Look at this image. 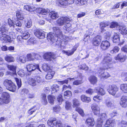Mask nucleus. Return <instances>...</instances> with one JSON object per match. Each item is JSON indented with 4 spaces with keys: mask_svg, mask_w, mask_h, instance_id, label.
Here are the masks:
<instances>
[{
    "mask_svg": "<svg viewBox=\"0 0 127 127\" xmlns=\"http://www.w3.org/2000/svg\"><path fill=\"white\" fill-rule=\"evenodd\" d=\"M101 37L99 35L95 37L93 39L92 43L93 45L97 46L99 45L101 41Z\"/></svg>",
    "mask_w": 127,
    "mask_h": 127,
    "instance_id": "obj_11",
    "label": "nucleus"
},
{
    "mask_svg": "<svg viewBox=\"0 0 127 127\" xmlns=\"http://www.w3.org/2000/svg\"><path fill=\"white\" fill-rule=\"evenodd\" d=\"M120 88L123 92L127 93V84H122L120 85Z\"/></svg>",
    "mask_w": 127,
    "mask_h": 127,
    "instance_id": "obj_35",
    "label": "nucleus"
},
{
    "mask_svg": "<svg viewBox=\"0 0 127 127\" xmlns=\"http://www.w3.org/2000/svg\"><path fill=\"white\" fill-rule=\"evenodd\" d=\"M35 80L36 82L38 83H41L43 82V80L42 78L39 76H37L36 77Z\"/></svg>",
    "mask_w": 127,
    "mask_h": 127,
    "instance_id": "obj_50",
    "label": "nucleus"
},
{
    "mask_svg": "<svg viewBox=\"0 0 127 127\" xmlns=\"http://www.w3.org/2000/svg\"><path fill=\"white\" fill-rule=\"evenodd\" d=\"M34 34L38 38L40 39L44 38L45 36V35L44 33L38 30L35 31Z\"/></svg>",
    "mask_w": 127,
    "mask_h": 127,
    "instance_id": "obj_19",
    "label": "nucleus"
},
{
    "mask_svg": "<svg viewBox=\"0 0 127 127\" xmlns=\"http://www.w3.org/2000/svg\"><path fill=\"white\" fill-rule=\"evenodd\" d=\"M0 40L3 42H9L11 41V38L9 36L4 33L0 35Z\"/></svg>",
    "mask_w": 127,
    "mask_h": 127,
    "instance_id": "obj_12",
    "label": "nucleus"
},
{
    "mask_svg": "<svg viewBox=\"0 0 127 127\" xmlns=\"http://www.w3.org/2000/svg\"><path fill=\"white\" fill-rule=\"evenodd\" d=\"M89 79L91 83L94 85L95 84L97 81V78L94 76H91Z\"/></svg>",
    "mask_w": 127,
    "mask_h": 127,
    "instance_id": "obj_31",
    "label": "nucleus"
},
{
    "mask_svg": "<svg viewBox=\"0 0 127 127\" xmlns=\"http://www.w3.org/2000/svg\"><path fill=\"white\" fill-rule=\"evenodd\" d=\"M93 32V31L91 29H89L88 31H87L86 33L84 36V40L86 41L89 39L90 35Z\"/></svg>",
    "mask_w": 127,
    "mask_h": 127,
    "instance_id": "obj_21",
    "label": "nucleus"
},
{
    "mask_svg": "<svg viewBox=\"0 0 127 127\" xmlns=\"http://www.w3.org/2000/svg\"><path fill=\"white\" fill-rule=\"evenodd\" d=\"M112 60V58L109 56L105 57L101 63L104 69H108L111 67L110 64Z\"/></svg>",
    "mask_w": 127,
    "mask_h": 127,
    "instance_id": "obj_2",
    "label": "nucleus"
},
{
    "mask_svg": "<svg viewBox=\"0 0 127 127\" xmlns=\"http://www.w3.org/2000/svg\"><path fill=\"white\" fill-rule=\"evenodd\" d=\"M75 110L82 116L83 117L84 116V113L83 110L81 108L76 107V108Z\"/></svg>",
    "mask_w": 127,
    "mask_h": 127,
    "instance_id": "obj_43",
    "label": "nucleus"
},
{
    "mask_svg": "<svg viewBox=\"0 0 127 127\" xmlns=\"http://www.w3.org/2000/svg\"><path fill=\"white\" fill-rule=\"evenodd\" d=\"M5 60L6 61L9 62H13L14 59L13 57L11 55H7L5 57Z\"/></svg>",
    "mask_w": 127,
    "mask_h": 127,
    "instance_id": "obj_32",
    "label": "nucleus"
},
{
    "mask_svg": "<svg viewBox=\"0 0 127 127\" xmlns=\"http://www.w3.org/2000/svg\"><path fill=\"white\" fill-rule=\"evenodd\" d=\"M54 34L50 32L47 35V38L48 39L50 40L52 42H54L57 40V38L56 36L54 37L53 36Z\"/></svg>",
    "mask_w": 127,
    "mask_h": 127,
    "instance_id": "obj_22",
    "label": "nucleus"
},
{
    "mask_svg": "<svg viewBox=\"0 0 127 127\" xmlns=\"http://www.w3.org/2000/svg\"><path fill=\"white\" fill-rule=\"evenodd\" d=\"M118 25V23L116 22H113L111 23L110 26V27L111 28H113L117 27Z\"/></svg>",
    "mask_w": 127,
    "mask_h": 127,
    "instance_id": "obj_61",
    "label": "nucleus"
},
{
    "mask_svg": "<svg viewBox=\"0 0 127 127\" xmlns=\"http://www.w3.org/2000/svg\"><path fill=\"white\" fill-rule=\"evenodd\" d=\"M26 57L24 56H22L20 57L19 61V62L24 63L26 62L27 61Z\"/></svg>",
    "mask_w": 127,
    "mask_h": 127,
    "instance_id": "obj_47",
    "label": "nucleus"
},
{
    "mask_svg": "<svg viewBox=\"0 0 127 127\" xmlns=\"http://www.w3.org/2000/svg\"><path fill=\"white\" fill-rule=\"evenodd\" d=\"M53 30L55 36L57 38V43H58V41H59L61 40V38H62L63 36L62 32L60 29L58 28L54 27L53 28Z\"/></svg>",
    "mask_w": 127,
    "mask_h": 127,
    "instance_id": "obj_3",
    "label": "nucleus"
},
{
    "mask_svg": "<svg viewBox=\"0 0 127 127\" xmlns=\"http://www.w3.org/2000/svg\"><path fill=\"white\" fill-rule=\"evenodd\" d=\"M41 98H42V102L45 105H46L47 103V101L45 95L44 94H42Z\"/></svg>",
    "mask_w": 127,
    "mask_h": 127,
    "instance_id": "obj_44",
    "label": "nucleus"
},
{
    "mask_svg": "<svg viewBox=\"0 0 127 127\" xmlns=\"http://www.w3.org/2000/svg\"><path fill=\"white\" fill-rule=\"evenodd\" d=\"M62 52L67 55L69 56L72 55L74 53V51H71V50L65 51L64 50H63Z\"/></svg>",
    "mask_w": 127,
    "mask_h": 127,
    "instance_id": "obj_51",
    "label": "nucleus"
},
{
    "mask_svg": "<svg viewBox=\"0 0 127 127\" xmlns=\"http://www.w3.org/2000/svg\"><path fill=\"white\" fill-rule=\"evenodd\" d=\"M28 42L29 44H34L36 43V41L33 39L30 38L28 40Z\"/></svg>",
    "mask_w": 127,
    "mask_h": 127,
    "instance_id": "obj_62",
    "label": "nucleus"
},
{
    "mask_svg": "<svg viewBox=\"0 0 127 127\" xmlns=\"http://www.w3.org/2000/svg\"><path fill=\"white\" fill-rule=\"evenodd\" d=\"M92 109L95 115H98L100 113V108L98 105L95 103L93 104L91 106Z\"/></svg>",
    "mask_w": 127,
    "mask_h": 127,
    "instance_id": "obj_9",
    "label": "nucleus"
},
{
    "mask_svg": "<svg viewBox=\"0 0 127 127\" xmlns=\"http://www.w3.org/2000/svg\"><path fill=\"white\" fill-rule=\"evenodd\" d=\"M26 68L28 71L29 72L33 71L35 69H37L41 72L39 68L38 64L35 65L32 64H28L26 65Z\"/></svg>",
    "mask_w": 127,
    "mask_h": 127,
    "instance_id": "obj_8",
    "label": "nucleus"
},
{
    "mask_svg": "<svg viewBox=\"0 0 127 127\" xmlns=\"http://www.w3.org/2000/svg\"><path fill=\"white\" fill-rule=\"evenodd\" d=\"M0 31L2 34L5 33L6 31L5 29V25H4L2 26L0 28Z\"/></svg>",
    "mask_w": 127,
    "mask_h": 127,
    "instance_id": "obj_57",
    "label": "nucleus"
},
{
    "mask_svg": "<svg viewBox=\"0 0 127 127\" xmlns=\"http://www.w3.org/2000/svg\"><path fill=\"white\" fill-rule=\"evenodd\" d=\"M118 29L122 34L124 35L127 34V28H126L125 26H120Z\"/></svg>",
    "mask_w": 127,
    "mask_h": 127,
    "instance_id": "obj_25",
    "label": "nucleus"
},
{
    "mask_svg": "<svg viewBox=\"0 0 127 127\" xmlns=\"http://www.w3.org/2000/svg\"><path fill=\"white\" fill-rule=\"evenodd\" d=\"M87 1L88 0H77L76 3L78 5H83L87 4Z\"/></svg>",
    "mask_w": 127,
    "mask_h": 127,
    "instance_id": "obj_36",
    "label": "nucleus"
},
{
    "mask_svg": "<svg viewBox=\"0 0 127 127\" xmlns=\"http://www.w3.org/2000/svg\"><path fill=\"white\" fill-rule=\"evenodd\" d=\"M119 88L115 85H109L108 86L107 90L109 94L114 96L118 91Z\"/></svg>",
    "mask_w": 127,
    "mask_h": 127,
    "instance_id": "obj_4",
    "label": "nucleus"
},
{
    "mask_svg": "<svg viewBox=\"0 0 127 127\" xmlns=\"http://www.w3.org/2000/svg\"><path fill=\"white\" fill-rule=\"evenodd\" d=\"M14 79L16 82L19 89L21 87L22 85L21 80H19L18 78L16 77H15Z\"/></svg>",
    "mask_w": 127,
    "mask_h": 127,
    "instance_id": "obj_49",
    "label": "nucleus"
},
{
    "mask_svg": "<svg viewBox=\"0 0 127 127\" xmlns=\"http://www.w3.org/2000/svg\"><path fill=\"white\" fill-rule=\"evenodd\" d=\"M71 20L70 19L66 17H62L58 19L57 23L59 25L62 26L65 24H68Z\"/></svg>",
    "mask_w": 127,
    "mask_h": 127,
    "instance_id": "obj_5",
    "label": "nucleus"
},
{
    "mask_svg": "<svg viewBox=\"0 0 127 127\" xmlns=\"http://www.w3.org/2000/svg\"><path fill=\"white\" fill-rule=\"evenodd\" d=\"M7 67L8 69L13 72V74H15L16 66L12 65L7 64Z\"/></svg>",
    "mask_w": 127,
    "mask_h": 127,
    "instance_id": "obj_29",
    "label": "nucleus"
},
{
    "mask_svg": "<svg viewBox=\"0 0 127 127\" xmlns=\"http://www.w3.org/2000/svg\"><path fill=\"white\" fill-rule=\"evenodd\" d=\"M109 24V23L107 22L105 23L101 22L100 23V27L101 30V32H102L104 30H105L104 28L108 26Z\"/></svg>",
    "mask_w": 127,
    "mask_h": 127,
    "instance_id": "obj_28",
    "label": "nucleus"
},
{
    "mask_svg": "<svg viewBox=\"0 0 127 127\" xmlns=\"http://www.w3.org/2000/svg\"><path fill=\"white\" fill-rule=\"evenodd\" d=\"M115 124V120L109 119L106 122L104 126L106 127H112L114 126Z\"/></svg>",
    "mask_w": 127,
    "mask_h": 127,
    "instance_id": "obj_17",
    "label": "nucleus"
},
{
    "mask_svg": "<svg viewBox=\"0 0 127 127\" xmlns=\"http://www.w3.org/2000/svg\"><path fill=\"white\" fill-rule=\"evenodd\" d=\"M101 77H103L104 78H107L109 76V74L107 72H103V73H102L100 75Z\"/></svg>",
    "mask_w": 127,
    "mask_h": 127,
    "instance_id": "obj_60",
    "label": "nucleus"
},
{
    "mask_svg": "<svg viewBox=\"0 0 127 127\" xmlns=\"http://www.w3.org/2000/svg\"><path fill=\"white\" fill-rule=\"evenodd\" d=\"M29 83L31 85L34 86L36 85V81L35 79L32 78L29 79Z\"/></svg>",
    "mask_w": 127,
    "mask_h": 127,
    "instance_id": "obj_38",
    "label": "nucleus"
},
{
    "mask_svg": "<svg viewBox=\"0 0 127 127\" xmlns=\"http://www.w3.org/2000/svg\"><path fill=\"white\" fill-rule=\"evenodd\" d=\"M28 92V90L27 89H24L21 90L20 94L22 95H25Z\"/></svg>",
    "mask_w": 127,
    "mask_h": 127,
    "instance_id": "obj_59",
    "label": "nucleus"
},
{
    "mask_svg": "<svg viewBox=\"0 0 127 127\" xmlns=\"http://www.w3.org/2000/svg\"><path fill=\"white\" fill-rule=\"evenodd\" d=\"M95 90L96 93L101 95H104L106 94L105 91L102 88L98 87L95 88Z\"/></svg>",
    "mask_w": 127,
    "mask_h": 127,
    "instance_id": "obj_18",
    "label": "nucleus"
},
{
    "mask_svg": "<svg viewBox=\"0 0 127 127\" xmlns=\"http://www.w3.org/2000/svg\"><path fill=\"white\" fill-rule=\"evenodd\" d=\"M119 48L117 46L115 47L113 50L111 51L110 52L111 53L113 54L118 52L119 50Z\"/></svg>",
    "mask_w": 127,
    "mask_h": 127,
    "instance_id": "obj_52",
    "label": "nucleus"
},
{
    "mask_svg": "<svg viewBox=\"0 0 127 127\" xmlns=\"http://www.w3.org/2000/svg\"><path fill=\"white\" fill-rule=\"evenodd\" d=\"M3 84L6 89L9 91L13 92L15 91L16 87L11 80L7 79L5 80L3 82Z\"/></svg>",
    "mask_w": 127,
    "mask_h": 127,
    "instance_id": "obj_1",
    "label": "nucleus"
},
{
    "mask_svg": "<svg viewBox=\"0 0 127 127\" xmlns=\"http://www.w3.org/2000/svg\"><path fill=\"white\" fill-rule=\"evenodd\" d=\"M79 67L81 69L84 70H88V67L87 66L86 64H83L82 65H80Z\"/></svg>",
    "mask_w": 127,
    "mask_h": 127,
    "instance_id": "obj_56",
    "label": "nucleus"
},
{
    "mask_svg": "<svg viewBox=\"0 0 127 127\" xmlns=\"http://www.w3.org/2000/svg\"><path fill=\"white\" fill-rule=\"evenodd\" d=\"M30 34L28 32H24L22 35V37L23 39H27L30 37Z\"/></svg>",
    "mask_w": 127,
    "mask_h": 127,
    "instance_id": "obj_46",
    "label": "nucleus"
},
{
    "mask_svg": "<svg viewBox=\"0 0 127 127\" xmlns=\"http://www.w3.org/2000/svg\"><path fill=\"white\" fill-rule=\"evenodd\" d=\"M112 40L115 43H119V42L120 39L117 33H114L113 38Z\"/></svg>",
    "mask_w": 127,
    "mask_h": 127,
    "instance_id": "obj_33",
    "label": "nucleus"
},
{
    "mask_svg": "<svg viewBox=\"0 0 127 127\" xmlns=\"http://www.w3.org/2000/svg\"><path fill=\"white\" fill-rule=\"evenodd\" d=\"M44 58L46 60L50 61L55 58V56L53 53H47L44 54Z\"/></svg>",
    "mask_w": 127,
    "mask_h": 127,
    "instance_id": "obj_10",
    "label": "nucleus"
},
{
    "mask_svg": "<svg viewBox=\"0 0 127 127\" xmlns=\"http://www.w3.org/2000/svg\"><path fill=\"white\" fill-rule=\"evenodd\" d=\"M86 123L88 126H93L95 124L94 119L93 118H89L86 120Z\"/></svg>",
    "mask_w": 127,
    "mask_h": 127,
    "instance_id": "obj_20",
    "label": "nucleus"
},
{
    "mask_svg": "<svg viewBox=\"0 0 127 127\" xmlns=\"http://www.w3.org/2000/svg\"><path fill=\"white\" fill-rule=\"evenodd\" d=\"M93 99L95 101L99 102L102 100V98L99 95H97L94 96L93 97Z\"/></svg>",
    "mask_w": 127,
    "mask_h": 127,
    "instance_id": "obj_45",
    "label": "nucleus"
},
{
    "mask_svg": "<svg viewBox=\"0 0 127 127\" xmlns=\"http://www.w3.org/2000/svg\"><path fill=\"white\" fill-rule=\"evenodd\" d=\"M24 9L29 11H32L37 9L34 6H30L26 5L24 6Z\"/></svg>",
    "mask_w": 127,
    "mask_h": 127,
    "instance_id": "obj_26",
    "label": "nucleus"
},
{
    "mask_svg": "<svg viewBox=\"0 0 127 127\" xmlns=\"http://www.w3.org/2000/svg\"><path fill=\"white\" fill-rule=\"evenodd\" d=\"M100 119L101 120L103 121V120H104L107 119V117L105 113L101 114L100 115Z\"/></svg>",
    "mask_w": 127,
    "mask_h": 127,
    "instance_id": "obj_53",
    "label": "nucleus"
},
{
    "mask_svg": "<svg viewBox=\"0 0 127 127\" xmlns=\"http://www.w3.org/2000/svg\"><path fill=\"white\" fill-rule=\"evenodd\" d=\"M73 107H75L78 106L80 105L79 101L76 98L72 100Z\"/></svg>",
    "mask_w": 127,
    "mask_h": 127,
    "instance_id": "obj_41",
    "label": "nucleus"
},
{
    "mask_svg": "<svg viewBox=\"0 0 127 127\" xmlns=\"http://www.w3.org/2000/svg\"><path fill=\"white\" fill-rule=\"evenodd\" d=\"M38 12H39L40 13L43 15H46L50 12V10L48 9H45L44 8H39L38 9Z\"/></svg>",
    "mask_w": 127,
    "mask_h": 127,
    "instance_id": "obj_27",
    "label": "nucleus"
},
{
    "mask_svg": "<svg viewBox=\"0 0 127 127\" xmlns=\"http://www.w3.org/2000/svg\"><path fill=\"white\" fill-rule=\"evenodd\" d=\"M61 38L62 39L60 41H58V43H57L61 45L62 42H66L67 41H69L70 40L69 38L68 37L64 35L63 36L62 38Z\"/></svg>",
    "mask_w": 127,
    "mask_h": 127,
    "instance_id": "obj_37",
    "label": "nucleus"
},
{
    "mask_svg": "<svg viewBox=\"0 0 127 127\" xmlns=\"http://www.w3.org/2000/svg\"><path fill=\"white\" fill-rule=\"evenodd\" d=\"M127 57L122 53L119 54L117 56L115 57L114 59L116 60H118L120 62H124L126 59Z\"/></svg>",
    "mask_w": 127,
    "mask_h": 127,
    "instance_id": "obj_16",
    "label": "nucleus"
},
{
    "mask_svg": "<svg viewBox=\"0 0 127 127\" xmlns=\"http://www.w3.org/2000/svg\"><path fill=\"white\" fill-rule=\"evenodd\" d=\"M65 108L67 109L68 110L71 107V103L67 101L65 102Z\"/></svg>",
    "mask_w": 127,
    "mask_h": 127,
    "instance_id": "obj_64",
    "label": "nucleus"
},
{
    "mask_svg": "<svg viewBox=\"0 0 127 127\" xmlns=\"http://www.w3.org/2000/svg\"><path fill=\"white\" fill-rule=\"evenodd\" d=\"M47 124L51 127L56 125V127H63L61 122L60 121H57L55 119H51L48 120Z\"/></svg>",
    "mask_w": 127,
    "mask_h": 127,
    "instance_id": "obj_6",
    "label": "nucleus"
},
{
    "mask_svg": "<svg viewBox=\"0 0 127 127\" xmlns=\"http://www.w3.org/2000/svg\"><path fill=\"white\" fill-rule=\"evenodd\" d=\"M20 12L19 11H16V17L19 20H22L24 19L23 16Z\"/></svg>",
    "mask_w": 127,
    "mask_h": 127,
    "instance_id": "obj_40",
    "label": "nucleus"
},
{
    "mask_svg": "<svg viewBox=\"0 0 127 127\" xmlns=\"http://www.w3.org/2000/svg\"><path fill=\"white\" fill-rule=\"evenodd\" d=\"M59 86L57 85H54L52 87V93H54L57 92L59 90Z\"/></svg>",
    "mask_w": 127,
    "mask_h": 127,
    "instance_id": "obj_39",
    "label": "nucleus"
},
{
    "mask_svg": "<svg viewBox=\"0 0 127 127\" xmlns=\"http://www.w3.org/2000/svg\"><path fill=\"white\" fill-rule=\"evenodd\" d=\"M33 53H29L26 56L27 61H32L34 60L33 58Z\"/></svg>",
    "mask_w": 127,
    "mask_h": 127,
    "instance_id": "obj_30",
    "label": "nucleus"
},
{
    "mask_svg": "<svg viewBox=\"0 0 127 127\" xmlns=\"http://www.w3.org/2000/svg\"><path fill=\"white\" fill-rule=\"evenodd\" d=\"M48 98L49 102L51 104H53L55 99V97L53 95H49L48 96Z\"/></svg>",
    "mask_w": 127,
    "mask_h": 127,
    "instance_id": "obj_42",
    "label": "nucleus"
},
{
    "mask_svg": "<svg viewBox=\"0 0 127 127\" xmlns=\"http://www.w3.org/2000/svg\"><path fill=\"white\" fill-rule=\"evenodd\" d=\"M49 16L53 19H55L59 17L57 13L54 11H52L49 13Z\"/></svg>",
    "mask_w": 127,
    "mask_h": 127,
    "instance_id": "obj_24",
    "label": "nucleus"
},
{
    "mask_svg": "<svg viewBox=\"0 0 127 127\" xmlns=\"http://www.w3.org/2000/svg\"><path fill=\"white\" fill-rule=\"evenodd\" d=\"M81 99L82 102L86 103H88L91 101L90 98V97H87L84 95H81Z\"/></svg>",
    "mask_w": 127,
    "mask_h": 127,
    "instance_id": "obj_23",
    "label": "nucleus"
},
{
    "mask_svg": "<svg viewBox=\"0 0 127 127\" xmlns=\"http://www.w3.org/2000/svg\"><path fill=\"white\" fill-rule=\"evenodd\" d=\"M105 105L107 107L109 108H112L114 107V104L112 101L110 100H107L106 101Z\"/></svg>",
    "mask_w": 127,
    "mask_h": 127,
    "instance_id": "obj_34",
    "label": "nucleus"
},
{
    "mask_svg": "<svg viewBox=\"0 0 127 127\" xmlns=\"http://www.w3.org/2000/svg\"><path fill=\"white\" fill-rule=\"evenodd\" d=\"M98 121L96 125V127H103L102 126V121L100 120L99 119H98Z\"/></svg>",
    "mask_w": 127,
    "mask_h": 127,
    "instance_id": "obj_58",
    "label": "nucleus"
},
{
    "mask_svg": "<svg viewBox=\"0 0 127 127\" xmlns=\"http://www.w3.org/2000/svg\"><path fill=\"white\" fill-rule=\"evenodd\" d=\"M72 93L70 91H66L64 94V96H70L72 95Z\"/></svg>",
    "mask_w": 127,
    "mask_h": 127,
    "instance_id": "obj_55",
    "label": "nucleus"
},
{
    "mask_svg": "<svg viewBox=\"0 0 127 127\" xmlns=\"http://www.w3.org/2000/svg\"><path fill=\"white\" fill-rule=\"evenodd\" d=\"M23 39L22 37L20 36H18L17 38L18 44H21L23 42Z\"/></svg>",
    "mask_w": 127,
    "mask_h": 127,
    "instance_id": "obj_48",
    "label": "nucleus"
},
{
    "mask_svg": "<svg viewBox=\"0 0 127 127\" xmlns=\"http://www.w3.org/2000/svg\"><path fill=\"white\" fill-rule=\"evenodd\" d=\"M120 104L123 107L125 108L127 107V96L124 95L121 97Z\"/></svg>",
    "mask_w": 127,
    "mask_h": 127,
    "instance_id": "obj_13",
    "label": "nucleus"
},
{
    "mask_svg": "<svg viewBox=\"0 0 127 127\" xmlns=\"http://www.w3.org/2000/svg\"><path fill=\"white\" fill-rule=\"evenodd\" d=\"M74 0H57V4L59 6L61 5H66L74 3Z\"/></svg>",
    "mask_w": 127,
    "mask_h": 127,
    "instance_id": "obj_7",
    "label": "nucleus"
},
{
    "mask_svg": "<svg viewBox=\"0 0 127 127\" xmlns=\"http://www.w3.org/2000/svg\"><path fill=\"white\" fill-rule=\"evenodd\" d=\"M9 95L6 92H3L2 95V99L3 102L7 104L9 101Z\"/></svg>",
    "mask_w": 127,
    "mask_h": 127,
    "instance_id": "obj_14",
    "label": "nucleus"
},
{
    "mask_svg": "<svg viewBox=\"0 0 127 127\" xmlns=\"http://www.w3.org/2000/svg\"><path fill=\"white\" fill-rule=\"evenodd\" d=\"M26 25V27L28 28L31 27L32 26V22L31 20H29L27 21Z\"/></svg>",
    "mask_w": 127,
    "mask_h": 127,
    "instance_id": "obj_63",
    "label": "nucleus"
},
{
    "mask_svg": "<svg viewBox=\"0 0 127 127\" xmlns=\"http://www.w3.org/2000/svg\"><path fill=\"white\" fill-rule=\"evenodd\" d=\"M110 42L107 40L103 41L101 44V48L103 50L108 49L110 46Z\"/></svg>",
    "mask_w": 127,
    "mask_h": 127,
    "instance_id": "obj_15",
    "label": "nucleus"
},
{
    "mask_svg": "<svg viewBox=\"0 0 127 127\" xmlns=\"http://www.w3.org/2000/svg\"><path fill=\"white\" fill-rule=\"evenodd\" d=\"M43 70L45 71H49L50 69L48 65L46 64H44L42 66Z\"/></svg>",
    "mask_w": 127,
    "mask_h": 127,
    "instance_id": "obj_54",
    "label": "nucleus"
}]
</instances>
